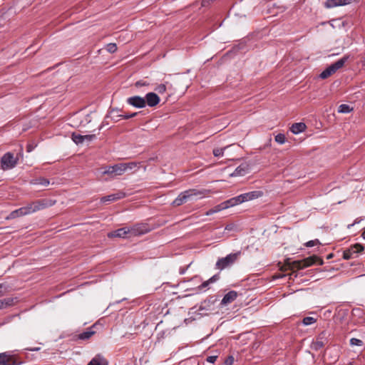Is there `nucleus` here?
<instances>
[{
  "mask_svg": "<svg viewBox=\"0 0 365 365\" xmlns=\"http://www.w3.org/2000/svg\"><path fill=\"white\" fill-rule=\"evenodd\" d=\"M323 260L316 255H312L302 260H296L290 262L287 259L284 264L280 265L279 270L286 272L288 269H302L313 264H322Z\"/></svg>",
  "mask_w": 365,
  "mask_h": 365,
  "instance_id": "nucleus-1",
  "label": "nucleus"
},
{
  "mask_svg": "<svg viewBox=\"0 0 365 365\" xmlns=\"http://www.w3.org/2000/svg\"><path fill=\"white\" fill-rule=\"evenodd\" d=\"M206 192L205 190H196V189H189L184 192H182L179 194V195L174 200L173 202V205L174 206H180L185 202H186L191 197L195 196H203Z\"/></svg>",
  "mask_w": 365,
  "mask_h": 365,
  "instance_id": "nucleus-2",
  "label": "nucleus"
},
{
  "mask_svg": "<svg viewBox=\"0 0 365 365\" xmlns=\"http://www.w3.org/2000/svg\"><path fill=\"white\" fill-rule=\"evenodd\" d=\"M349 58V55H345L341 58L336 61L335 63L331 64L325 70H324L319 75L322 79H326L335 73L339 69L341 68L347 62Z\"/></svg>",
  "mask_w": 365,
  "mask_h": 365,
  "instance_id": "nucleus-3",
  "label": "nucleus"
},
{
  "mask_svg": "<svg viewBox=\"0 0 365 365\" xmlns=\"http://www.w3.org/2000/svg\"><path fill=\"white\" fill-rule=\"evenodd\" d=\"M240 255L241 252L239 251L235 253H231L225 257L218 259L215 264L216 269L222 270L232 266L238 259Z\"/></svg>",
  "mask_w": 365,
  "mask_h": 365,
  "instance_id": "nucleus-4",
  "label": "nucleus"
},
{
  "mask_svg": "<svg viewBox=\"0 0 365 365\" xmlns=\"http://www.w3.org/2000/svg\"><path fill=\"white\" fill-rule=\"evenodd\" d=\"M263 195V192L261 190H255L249 192L243 193L237 197H232V200L234 205H239L242 202L259 198Z\"/></svg>",
  "mask_w": 365,
  "mask_h": 365,
  "instance_id": "nucleus-5",
  "label": "nucleus"
},
{
  "mask_svg": "<svg viewBox=\"0 0 365 365\" xmlns=\"http://www.w3.org/2000/svg\"><path fill=\"white\" fill-rule=\"evenodd\" d=\"M19 158L11 152L6 153L1 158V168L3 170H11L18 163Z\"/></svg>",
  "mask_w": 365,
  "mask_h": 365,
  "instance_id": "nucleus-6",
  "label": "nucleus"
},
{
  "mask_svg": "<svg viewBox=\"0 0 365 365\" xmlns=\"http://www.w3.org/2000/svg\"><path fill=\"white\" fill-rule=\"evenodd\" d=\"M21 359L11 352H4L0 354V365H21Z\"/></svg>",
  "mask_w": 365,
  "mask_h": 365,
  "instance_id": "nucleus-7",
  "label": "nucleus"
},
{
  "mask_svg": "<svg viewBox=\"0 0 365 365\" xmlns=\"http://www.w3.org/2000/svg\"><path fill=\"white\" fill-rule=\"evenodd\" d=\"M56 203L55 200L51 199H41L31 202L34 212H36L41 210L53 206Z\"/></svg>",
  "mask_w": 365,
  "mask_h": 365,
  "instance_id": "nucleus-8",
  "label": "nucleus"
},
{
  "mask_svg": "<svg viewBox=\"0 0 365 365\" xmlns=\"http://www.w3.org/2000/svg\"><path fill=\"white\" fill-rule=\"evenodd\" d=\"M233 206H235V205L233 204L232 198H230L226 201L221 202L219 205H217L212 209H210L209 210H207L205 212V215L209 216V215H213L215 213H217L220 211H222L223 210L227 209V208L233 207Z\"/></svg>",
  "mask_w": 365,
  "mask_h": 365,
  "instance_id": "nucleus-9",
  "label": "nucleus"
},
{
  "mask_svg": "<svg viewBox=\"0 0 365 365\" xmlns=\"http://www.w3.org/2000/svg\"><path fill=\"white\" fill-rule=\"evenodd\" d=\"M364 247L360 244H355L348 250L344 251L343 257L346 259H351L357 255L358 253L363 251Z\"/></svg>",
  "mask_w": 365,
  "mask_h": 365,
  "instance_id": "nucleus-10",
  "label": "nucleus"
},
{
  "mask_svg": "<svg viewBox=\"0 0 365 365\" xmlns=\"http://www.w3.org/2000/svg\"><path fill=\"white\" fill-rule=\"evenodd\" d=\"M328 342L326 331H322L313 341L312 347L313 349L318 351L323 348Z\"/></svg>",
  "mask_w": 365,
  "mask_h": 365,
  "instance_id": "nucleus-11",
  "label": "nucleus"
},
{
  "mask_svg": "<svg viewBox=\"0 0 365 365\" xmlns=\"http://www.w3.org/2000/svg\"><path fill=\"white\" fill-rule=\"evenodd\" d=\"M130 229V236H138L148 233L150 231L148 226L145 224H138Z\"/></svg>",
  "mask_w": 365,
  "mask_h": 365,
  "instance_id": "nucleus-12",
  "label": "nucleus"
},
{
  "mask_svg": "<svg viewBox=\"0 0 365 365\" xmlns=\"http://www.w3.org/2000/svg\"><path fill=\"white\" fill-rule=\"evenodd\" d=\"M126 101L129 105L138 108H143L146 106L145 98L139 96L130 97L127 99Z\"/></svg>",
  "mask_w": 365,
  "mask_h": 365,
  "instance_id": "nucleus-13",
  "label": "nucleus"
},
{
  "mask_svg": "<svg viewBox=\"0 0 365 365\" xmlns=\"http://www.w3.org/2000/svg\"><path fill=\"white\" fill-rule=\"evenodd\" d=\"M128 235L130 236L129 227L119 228V229H118L115 231L110 232L108 234V237L109 238H113V237L125 238L128 237Z\"/></svg>",
  "mask_w": 365,
  "mask_h": 365,
  "instance_id": "nucleus-14",
  "label": "nucleus"
},
{
  "mask_svg": "<svg viewBox=\"0 0 365 365\" xmlns=\"http://www.w3.org/2000/svg\"><path fill=\"white\" fill-rule=\"evenodd\" d=\"M146 102V104L150 107H154L157 106L160 103L159 96L153 92L148 93L144 98Z\"/></svg>",
  "mask_w": 365,
  "mask_h": 365,
  "instance_id": "nucleus-15",
  "label": "nucleus"
},
{
  "mask_svg": "<svg viewBox=\"0 0 365 365\" xmlns=\"http://www.w3.org/2000/svg\"><path fill=\"white\" fill-rule=\"evenodd\" d=\"M126 196L125 193L123 191H118L116 193L108 195L101 198V202L116 201L124 198Z\"/></svg>",
  "mask_w": 365,
  "mask_h": 365,
  "instance_id": "nucleus-16",
  "label": "nucleus"
},
{
  "mask_svg": "<svg viewBox=\"0 0 365 365\" xmlns=\"http://www.w3.org/2000/svg\"><path fill=\"white\" fill-rule=\"evenodd\" d=\"M352 0H327L324 3L326 8L330 9L339 6H344L349 4Z\"/></svg>",
  "mask_w": 365,
  "mask_h": 365,
  "instance_id": "nucleus-17",
  "label": "nucleus"
},
{
  "mask_svg": "<svg viewBox=\"0 0 365 365\" xmlns=\"http://www.w3.org/2000/svg\"><path fill=\"white\" fill-rule=\"evenodd\" d=\"M96 324L93 325L91 327H88L86 331L77 334L75 338L78 340H87L90 339L93 334H95L96 331L93 330Z\"/></svg>",
  "mask_w": 365,
  "mask_h": 365,
  "instance_id": "nucleus-18",
  "label": "nucleus"
},
{
  "mask_svg": "<svg viewBox=\"0 0 365 365\" xmlns=\"http://www.w3.org/2000/svg\"><path fill=\"white\" fill-rule=\"evenodd\" d=\"M248 170H249L248 164L246 163H242L237 168H236V169L234 170V172L230 175L232 177L243 176L248 173Z\"/></svg>",
  "mask_w": 365,
  "mask_h": 365,
  "instance_id": "nucleus-19",
  "label": "nucleus"
},
{
  "mask_svg": "<svg viewBox=\"0 0 365 365\" xmlns=\"http://www.w3.org/2000/svg\"><path fill=\"white\" fill-rule=\"evenodd\" d=\"M237 292L232 290L227 293L221 301L222 305H227L234 302L237 297Z\"/></svg>",
  "mask_w": 365,
  "mask_h": 365,
  "instance_id": "nucleus-20",
  "label": "nucleus"
},
{
  "mask_svg": "<svg viewBox=\"0 0 365 365\" xmlns=\"http://www.w3.org/2000/svg\"><path fill=\"white\" fill-rule=\"evenodd\" d=\"M88 365H108V361L101 354H97L91 359Z\"/></svg>",
  "mask_w": 365,
  "mask_h": 365,
  "instance_id": "nucleus-21",
  "label": "nucleus"
},
{
  "mask_svg": "<svg viewBox=\"0 0 365 365\" xmlns=\"http://www.w3.org/2000/svg\"><path fill=\"white\" fill-rule=\"evenodd\" d=\"M307 126L304 123H295L291 127V131L294 134H299L305 130Z\"/></svg>",
  "mask_w": 365,
  "mask_h": 365,
  "instance_id": "nucleus-22",
  "label": "nucleus"
},
{
  "mask_svg": "<svg viewBox=\"0 0 365 365\" xmlns=\"http://www.w3.org/2000/svg\"><path fill=\"white\" fill-rule=\"evenodd\" d=\"M30 184L33 185H43L46 187L50 184V181L47 178L41 177L31 180L30 181Z\"/></svg>",
  "mask_w": 365,
  "mask_h": 365,
  "instance_id": "nucleus-23",
  "label": "nucleus"
},
{
  "mask_svg": "<svg viewBox=\"0 0 365 365\" xmlns=\"http://www.w3.org/2000/svg\"><path fill=\"white\" fill-rule=\"evenodd\" d=\"M113 170H114V175H123L125 170V166L123 163L115 164L112 166Z\"/></svg>",
  "mask_w": 365,
  "mask_h": 365,
  "instance_id": "nucleus-24",
  "label": "nucleus"
},
{
  "mask_svg": "<svg viewBox=\"0 0 365 365\" xmlns=\"http://www.w3.org/2000/svg\"><path fill=\"white\" fill-rule=\"evenodd\" d=\"M24 216L22 208L20 207L17 210L12 211L7 217V220L14 219L19 217Z\"/></svg>",
  "mask_w": 365,
  "mask_h": 365,
  "instance_id": "nucleus-25",
  "label": "nucleus"
},
{
  "mask_svg": "<svg viewBox=\"0 0 365 365\" xmlns=\"http://www.w3.org/2000/svg\"><path fill=\"white\" fill-rule=\"evenodd\" d=\"M71 138L76 145L82 144L84 142L83 135L76 133H72Z\"/></svg>",
  "mask_w": 365,
  "mask_h": 365,
  "instance_id": "nucleus-26",
  "label": "nucleus"
},
{
  "mask_svg": "<svg viewBox=\"0 0 365 365\" xmlns=\"http://www.w3.org/2000/svg\"><path fill=\"white\" fill-rule=\"evenodd\" d=\"M352 108L349 105L341 104L338 108V112L341 113H349L351 111Z\"/></svg>",
  "mask_w": 365,
  "mask_h": 365,
  "instance_id": "nucleus-27",
  "label": "nucleus"
},
{
  "mask_svg": "<svg viewBox=\"0 0 365 365\" xmlns=\"http://www.w3.org/2000/svg\"><path fill=\"white\" fill-rule=\"evenodd\" d=\"M167 84H168V82H166L165 83H161V84L158 85L155 87V91H157L160 94L164 93L167 89Z\"/></svg>",
  "mask_w": 365,
  "mask_h": 365,
  "instance_id": "nucleus-28",
  "label": "nucleus"
},
{
  "mask_svg": "<svg viewBox=\"0 0 365 365\" xmlns=\"http://www.w3.org/2000/svg\"><path fill=\"white\" fill-rule=\"evenodd\" d=\"M21 208L24 215H27L34 212L31 203L27 205L26 206L22 207Z\"/></svg>",
  "mask_w": 365,
  "mask_h": 365,
  "instance_id": "nucleus-29",
  "label": "nucleus"
},
{
  "mask_svg": "<svg viewBox=\"0 0 365 365\" xmlns=\"http://www.w3.org/2000/svg\"><path fill=\"white\" fill-rule=\"evenodd\" d=\"M317 321V319L314 317H306L303 319L302 320V323L305 326H308V325H310V324H312L314 323H315Z\"/></svg>",
  "mask_w": 365,
  "mask_h": 365,
  "instance_id": "nucleus-30",
  "label": "nucleus"
},
{
  "mask_svg": "<svg viewBox=\"0 0 365 365\" xmlns=\"http://www.w3.org/2000/svg\"><path fill=\"white\" fill-rule=\"evenodd\" d=\"M123 165L125 166V170H133L135 168L138 167V165L139 164L138 163H135V162H130V163H123Z\"/></svg>",
  "mask_w": 365,
  "mask_h": 365,
  "instance_id": "nucleus-31",
  "label": "nucleus"
},
{
  "mask_svg": "<svg viewBox=\"0 0 365 365\" xmlns=\"http://www.w3.org/2000/svg\"><path fill=\"white\" fill-rule=\"evenodd\" d=\"M14 299L11 298L4 299L0 300L2 302V309L9 307L13 304Z\"/></svg>",
  "mask_w": 365,
  "mask_h": 365,
  "instance_id": "nucleus-32",
  "label": "nucleus"
},
{
  "mask_svg": "<svg viewBox=\"0 0 365 365\" xmlns=\"http://www.w3.org/2000/svg\"><path fill=\"white\" fill-rule=\"evenodd\" d=\"M228 146L224 147L223 148H215L213 150V155L215 157H220L223 155L224 150L227 148Z\"/></svg>",
  "mask_w": 365,
  "mask_h": 365,
  "instance_id": "nucleus-33",
  "label": "nucleus"
},
{
  "mask_svg": "<svg viewBox=\"0 0 365 365\" xmlns=\"http://www.w3.org/2000/svg\"><path fill=\"white\" fill-rule=\"evenodd\" d=\"M275 141L279 144H283L285 143L286 138L285 135L282 133L277 134L275 138Z\"/></svg>",
  "mask_w": 365,
  "mask_h": 365,
  "instance_id": "nucleus-34",
  "label": "nucleus"
},
{
  "mask_svg": "<svg viewBox=\"0 0 365 365\" xmlns=\"http://www.w3.org/2000/svg\"><path fill=\"white\" fill-rule=\"evenodd\" d=\"M106 50L110 53H115L116 51H117V46L115 43H108L107 46H106Z\"/></svg>",
  "mask_w": 365,
  "mask_h": 365,
  "instance_id": "nucleus-35",
  "label": "nucleus"
},
{
  "mask_svg": "<svg viewBox=\"0 0 365 365\" xmlns=\"http://www.w3.org/2000/svg\"><path fill=\"white\" fill-rule=\"evenodd\" d=\"M350 344L351 346H362L364 343L361 339L356 338H351L350 339Z\"/></svg>",
  "mask_w": 365,
  "mask_h": 365,
  "instance_id": "nucleus-36",
  "label": "nucleus"
},
{
  "mask_svg": "<svg viewBox=\"0 0 365 365\" xmlns=\"http://www.w3.org/2000/svg\"><path fill=\"white\" fill-rule=\"evenodd\" d=\"M321 245V242L317 239L308 241L307 242L305 243V245L308 247H314L316 245Z\"/></svg>",
  "mask_w": 365,
  "mask_h": 365,
  "instance_id": "nucleus-37",
  "label": "nucleus"
},
{
  "mask_svg": "<svg viewBox=\"0 0 365 365\" xmlns=\"http://www.w3.org/2000/svg\"><path fill=\"white\" fill-rule=\"evenodd\" d=\"M96 138V134L83 135V141L91 142Z\"/></svg>",
  "mask_w": 365,
  "mask_h": 365,
  "instance_id": "nucleus-38",
  "label": "nucleus"
},
{
  "mask_svg": "<svg viewBox=\"0 0 365 365\" xmlns=\"http://www.w3.org/2000/svg\"><path fill=\"white\" fill-rule=\"evenodd\" d=\"M138 115V113H125L123 115H119L123 119H129L130 118H133Z\"/></svg>",
  "mask_w": 365,
  "mask_h": 365,
  "instance_id": "nucleus-39",
  "label": "nucleus"
},
{
  "mask_svg": "<svg viewBox=\"0 0 365 365\" xmlns=\"http://www.w3.org/2000/svg\"><path fill=\"white\" fill-rule=\"evenodd\" d=\"M234 362V357L232 356H229L226 360L225 361V364L226 365H232Z\"/></svg>",
  "mask_w": 365,
  "mask_h": 365,
  "instance_id": "nucleus-40",
  "label": "nucleus"
},
{
  "mask_svg": "<svg viewBox=\"0 0 365 365\" xmlns=\"http://www.w3.org/2000/svg\"><path fill=\"white\" fill-rule=\"evenodd\" d=\"M217 359V356H210L207 358L206 361L207 362L213 364L216 361Z\"/></svg>",
  "mask_w": 365,
  "mask_h": 365,
  "instance_id": "nucleus-41",
  "label": "nucleus"
},
{
  "mask_svg": "<svg viewBox=\"0 0 365 365\" xmlns=\"http://www.w3.org/2000/svg\"><path fill=\"white\" fill-rule=\"evenodd\" d=\"M148 85H149L148 83H147L146 81H139L135 83V86L137 87L146 86Z\"/></svg>",
  "mask_w": 365,
  "mask_h": 365,
  "instance_id": "nucleus-42",
  "label": "nucleus"
},
{
  "mask_svg": "<svg viewBox=\"0 0 365 365\" xmlns=\"http://www.w3.org/2000/svg\"><path fill=\"white\" fill-rule=\"evenodd\" d=\"M215 0H202L201 5L203 7L208 6L212 2H213Z\"/></svg>",
  "mask_w": 365,
  "mask_h": 365,
  "instance_id": "nucleus-43",
  "label": "nucleus"
},
{
  "mask_svg": "<svg viewBox=\"0 0 365 365\" xmlns=\"http://www.w3.org/2000/svg\"><path fill=\"white\" fill-rule=\"evenodd\" d=\"M103 174H114V170H113L112 166H109L105 171H103Z\"/></svg>",
  "mask_w": 365,
  "mask_h": 365,
  "instance_id": "nucleus-44",
  "label": "nucleus"
},
{
  "mask_svg": "<svg viewBox=\"0 0 365 365\" xmlns=\"http://www.w3.org/2000/svg\"><path fill=\"white\" fill-rule=\"evenodd\" d=\"M210 283H211V282L209 281V279H208V280H207V281H205V282H203V283H202V284L199 287L200 289H204V288L207 287Z\"/></svg>",
  "mask_w": 365,
  "mask_h": 365,
  "instance_id": "nucleus-45",
  "label": "nucleus"
},
{
  "mask_svg": "<svg viewBox=\"0 0 365 365\" xmlns=\"http://www.w3.org/2000/svg\"><path fill=\"white\" fill-rule=\"evenodd\" d=\"M220 278V276L219 274H215L214 276H212L211 278L209 279V281L212 283V282H215L216 281H217Z\"/></svg>",
  "mask_w": 365,
  "mask_h": 365,
  "instance_id": "nucleus-46",
  "label": "nucleus"
},
{
  "mask_svg": "<svg viewBox=\"0 0 365 365\" xmlns=\"http://www.w3.org/2000/svg\"><path fill=\"white\" fill-rule=\"evenodd\" d=\"M284 277H285V274H276L273 277H274V279H279V278H282Z\"/></svg>",
  "mask_w": 365,
  "mask_h": 365,
  "instance_id": "nucleus-47",
  "label": "nucleus"
},
{
  "mask_svg": "<svg viewBox=\"0 0 365 365\" xmlns=\"http://www.w3.org/2000/svg\"><path fill=\"white\" fill-rule=\"evenodd\" d=\"M27 350L31 351H37L41 349L40 347H34V348H26Z\"/></svg>",
  "mask_w": 365,
  "mask_h": 365,
  "instance_id": "nucleus-48",
  "label": "nucleus"
},
{
  "mask_svg": "<svg viewBox=\"0 0 365 365\" xmlns=\"http://www.w3.org/2000/svg\"><path fill=\"white\" fill-rule=\"evenodd\" d=\"M33 149H34V147L31 145H28L26 147V151L29 153L31 152L33 150Z\"/></svg>",
  "mask_w": 365,
  "mask_h": 365,
  "instance_id": "nucleus-49",
  "label": "nucleus"
},
{
  "mask_svg": "<svg viewBox=\"0 0 365 365\" xmlns=\"http://www.w3.org/2000/svg\"><path fill=\"white\" fill-rule=\"evenodd\" d=\"M232 225H227L226 227H225V230H226L230 231V230H232Z\"/></svg>",
  "mask_w": 365,
  "mask_h": 365,
  "instance_id": "nucleus-50",
  "label": "nucleus"
},
{
  "mask_svg": "<svg viewBox=\"0 0 365 365\" xmlns=\"http://www.w3.org/2000/svg\"><path fill=\"white\" fill-rule=\"evenodd\" d=\"M362 236H363L364 239H365V231L362 233Z\"/></svg>",
  "mask_w": 365,
  "mask_h": 365,
  "instance_id": "nucleus-51",
  "label": "nucleus"
},
{
  "mask_svg": "<svg viewBox=\"0 0 365 365\" xmlns=\"http://www.w3.org/2000/svg\"><path fill=\"white\" fill-rule=\"evenodd\" d=\"M2 309V302H0V309Z\"/></svg>",
  "mask_w": 365,
  "mask_h": 365,
  "instance_id": "nucleus-52",
  "label": "nucleus"
},
{
  "mask_svg": "<svg viewBox=\"0 0 365 365\" xmlns=\"http://www.w3.org/2000/svg\"><path fill=\"white\" fill-rule=\"evenodd\" d=\"M347 365H354V364L352 362H350Z\"/></svg>",
  "mask_w": 365,
  "mask_h": 365,
  "instance_id": "nucleus-53",
  "label": "nucleus"
},
{
  "mask_svg": "<svg viewBox=\"0 0 365 365\" xmlns=\"http://www.w3.org/2000/svg\"><path fill=\"white\" fill-rule=\"evenodd\" d=\"M3 284H0V289H2Z\"/></svg>",
  "mask_w": 365,
  "mask_h": 365,
  "instance_id": "nucleus-54",
  "label": "nucleus"
},
{
  "mask_svg": "<svg viewBox=\"0 0 365 365\" xmlns=\"http://www.w3.org/2000/svg\"><path fill=\"white\" fill-rule=\"evenodd\" d=\"M1 292V289H0V293Z\"/></svg>",
  "mask_w": 365,
  "mask_h": 365,
  "instance_id": "nucleus-55",
  "label": "nucleus"
}]
</instances>
